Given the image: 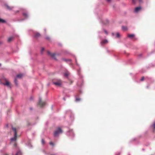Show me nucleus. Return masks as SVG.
Returning <instances> with one entry per match:
<instances>
[{"label": "nucleus", "instance_id": "obj_13", "mask_svg": "<svg viewBox=\"0 0 155 155\" xmlns=\"http://www.w3.org/2000/svg\"><path fill=\"white\" fill-rule=\"evenodd\" d=\"M23 76V74H19L17 75V77L18 78H21Z\"/></svg>", "mask_w": 155, "mask_h": 155}, {"label": "nucleus", "instance_id": "obj_4", "mask_svg": "<svg viewBox=\"0 0 155 155\" xmlns=\"http://www.w3.org/2000/svg\"><path fill=\"white\" fill-rule=\"evenodd\" d=\"M38 104L40 106V107H42L45 105L46 103L45 102H43L42 101L41 99V98H40L39 99Z\"/></svg>", "mask_w": 155, "mask_h": 155}, {"label": "nucleus", "instance_id": "obj_32", "mask_svg": "<svg viewBox=\"0 0 155 155\" xmlns=\"http://www.w3.org/2000/svg\"><path fill=\"white\" fill-rule=\"evenodd\" d=\"M3 83L2 81H1V80H0V84H3Z\"/></svg>", "mask_w": 155, "mask_h": 155}, {"label": "nucleus", "instance_id": "obj_3", "mask_svg": "<svg viewBox=\"0 0 155 155\" xmlns=\"http://www.w3.org/2000/svg\"><path fill=\"white\" fill-rule=\"evenodd\" d=\"M53 84L57 87H61L62 84V81L61 80H59L57 81L53 82Z\"/></svg>", "mask_w": 155, "mask_h": 155}, {"label": "nucleus", "instance_id": "obj_29", "mask_svg": "<svg viewBox=\"0 0 155 155\" xmlns=\"http://www.w3.org/2000/svg\"><path fill=\"white\" fill-rule=\"evenodd\" d=\"M132 3L135 4L136 3V1L135 0H132Z\"/></svg>", "mask_w": 155, "mask_h": 155}, {"label": "nucleus", "instance_id": "obj_8", "mask_svg": "<svg viewBox=\"0 0 155 155\" xmlns=\"http://www.w3.org/2000/svg\"><path fill=\"white\" fill-rule=\"evenodd\" d=\"M141 9V8L140 7H137L135 8V11L136 12H139Z\"/></svg>", "mask_w": 155, "mask_h": 155}, {"label": "nucleus", "instance_id": "obj_12", "mask_svg": "<svg viewBox=\"0 0 155 155\" xmlns=\"http://www.w3.org/2000/svg\"><path fill=\"white\" fill-rule=\"evenodd\" d=\"M35 37L36 38H38V37H39L40 36V34H39L38 33H37L35 34Z\"/></svg>", "mask_w": 155, "mask_h": 155}, {"label": "nucleus", "instance_id": "obj_2", "mask_svg": "<svg viewBox=\"0 0 155 155\" xmlns=\"http://www.w3.org/2000/svg\"><path fill=\"white\" fill-rule=\"evenodd\" d=\"M62 133V130L60 127H58L57 130H55L54 133V137H57L60 134Z\"/></svg>", "mask_w": 155, "mask_h": 155}, {"label": "nucleus", "instance_id": "obj_9", "mask_svg": "<svg viewBox=\"0 0 155 155\" xmlns=\"http://www.w3.org/2000/svg\"><path fill=\"white\" fill-rule=\"evenodd\" d=\"M108 43V41L107 40H104L101 41V44H104Z\"/></svg>", "mask_w": 155, "mask_h": 155}, {"label": "nucleus", "instance_id": "obj_28", "mask_svg": "<svg viewBox=\"0 0 155 155\" xmlns=\"http://www.w3.org/2000/svg\"><path fill=\"white\" fill-rule=\"evenodd\" d=\"M104 31L105 32V33L106 34H107V31L106 30H105V29H104Z\"/></svg>", "mask_w": 155, "mask_h": 155}, {"label": "nucleus", "instance_id": "obj_16", "mask_svg": "<svg viewBox=\"0 0 155 155\" xmlns=\"http://www.w3.org/2000/svg\"><path fill=\"white\" fill-rule=\"evenodd\" d=\"M103 23L104 25H107L109 23V21L107 20H105V21H104Z\"/></svg>", "mask_w": 155, "mask_h": 155}, {"label": "nucleus", "instance_id": "obj_31", "mask_svg": "<svg viewBox=\"0 0 155 155\" xmlns=\"http://www.w3.org/2000/svg\"><path fill=\"white\" fill-rule=\"evenodd\" d=\"M153 127L154 129H155V122L153 124Z\"/></svg>", "mask_w": 155, "mask_h": 155}, {"label": "nucleus", "instance_id": "obj_36", "mask_svg": "<svg viewBox=\"0 0 155 155\" xmlns=\"http://www.w3.org/2000/svg\"><path fill=\"white\" fill-rule=\"evenodd\" d=\"M112 35H114V33H112Z\"/></svg>", "mask_w": 155, "mask_h": 155}, {"label": "nucleus", "instance_id": "obj_14", "mask_svg": "<svg viewBox=\"0 0 155 155\" xmlns=\"http://www.w3.org/2000/svg\"><path fill=\"white\" fill-rule=\"evenodd\" d=\"M122 29L124 31H126L127 29V27L126 26H122Z\"/></svg>", "mask_w": 155, "mask_h": 155}, {"label": "nucleus", "instance_id": "obj_5", "mask_svg": "<svg viewBox=\"0 0 155 155\" xmlns=\"http://www.w3.org/2000/svg\"><path fill=\"white\" fill-rule=\"evenodd\" d=\"M5 80L6 81L5 83H3V84L4 85L7 86L8 87H11V86L9 82L8 81H7L6 79H5Z\"/></svg>", "mask_w": 155, "mask_h": 155}, {"label": "nucleus", "instance_id": "obj_11", "mask_svg": "<svg viewBox=\"0 0 155 155\" xmlns=\"http://www.w3.org/2000/svg\"><path fill=\"white\" fill-rule=\"evenodd\" d=\"M14 39L13 37H9L8 40V42H10L12 41Z\"/></svg>", "mask_w": 155, "mask_h": 155}, {"label": "nucleus", "instance_id": "obj_18", "mask_svg": "<svg viewBox=\"0 0 155 155\" xmlns=\"http://www.w3.org/2000/svg\"><path fill=\"white\" fill-rule=\"evenodd\" d=\"M23 15L25 17H28V15L27 13H23Z\"/></svg>", "mask_w": 155, "mask_h": 155}, {"label": "nucleus", "instance_id": "obj_27", "mask_svg": "<svg viewBox=\"0 0 155 155\" xmlns=\"http://www.w3.org/2000/svg\"><path fill=\"white\" fill-rule=\"evenodd\" d=\"M144 77H142L140 80L141 81H143L144 80Z\"/></svg>", "mask_w": 155, "mask_h": 155}, {"label": "nucleus", "instance_id": "obj_17", "mask_svg": "<svg viewBox=\"0 0 155 155\" xmlns=\"http://www.w3.org/2000/svg\"><path fill=\"white\" fill-rule=\"evenodd\" d=\"M5 20L0 18V23H5Z\"/></svg>", "mask_w": 155, "mask_h": 155}, {"label": "nucleus", "instance_id": "obj_1", "mask_svg": "<svg viewBox=\"0 0 155 155\" xmlns=\"http://www.w3.org/2000/svg\"><path fill=\"white\" fill-rule=\"evenodd\" d=\"M12 130L14 132V137L11 138V141H15L16 140L17 138V132L16 129L15 127H12Z\"/></svg>", "mask_w": 155, "mask_h": 155}, {"label": "nucleus", "instance_id": "obj_35", "mask_svg": "<svg viewBox=\"0 0 155 155\" xmlns=\"http://www.w3.org/2000/svg\"><path fill=\"white\" fill-rule=\"evenodd\" d=\"M4 155H8V154H5Z\"/></svg>", "mask_w": 155, "mask_h": 155}, {"label": "nucleus", "instance_id": "obj_23", "mask_svg": "<svg viewBox=\"0 0 155 155\" xmlns=\"http://www.w3.org/2000/svg\"><path fill=\"white\" fill-rule=\"evenodd\" d=\"M81 100V99L77 97L76 98V101L77 102L80 101Z\"/></svg>", "mask_w": 155, "mask_h": 155}, {"label": "nucleus", "instance_id": "obj_25", "mask_svg": "<svg viewBox=\"0 0 155 155\" xmlns=\"http://www.w3.org/2000/svg\"><path fill=\"white\" fill-rule=\"evenodd\" d=\"M44 48H41V54L43 53V52L44 51Z\"/></svg>", "mask_w": 155, "mask_h": 155}, {"label": "nucleus", "instance_id": "obj_34", "mask_svg": "<svg viewBox=\"0 0 155 155\" xmlns=\"http://www.w3.org/2000/svg\"><path fill=\"white\" fill-rule=\"evenodd\" d=\"M107 2H110V0H106Z\"/></svg>", "mask_w": 155, "mask_h": 155}, {"label": "nucleus", "instance_id": "obj_33", "mask_svg": "<svg viewBox=\"0 0 155 155\" xmlns=\"http://www.w3.org/2000/svg\"><path fill=\"white\" fill-rule=\"evenodd\" d=\"M139 2H142V0H139Z\"/></svg>", "mask_w": 155, "mask_h": 155}, {"label": "nucleus", "instance_id": "obj_6", "mask_svg": "<svg viewBox=\"0 0 155 155\" xmlns=\"http://www.w3.org/2000/svg\"><path fill=\"white\" fill-rule=\"evenodd\" d=\"M48 54L53 58L55 59H56V58L55 57V54L54 53L52 54L49 51H48Z\"/></svg>", "mask_w": 155, "mask_h": 155}, {"label": "nucleus", "instance_id": "obj_37", "mask_svg": "<svg viewBox=\"0 0 155 155\" xmlns=\"http://www.w3.org/2000/svg\"><path fill=\"white\" fill-rule=\"evenodd\" d=\"M19 11H17V12H18Z\"/></svg>", "mask_w": 155, "mask_h": 155}, {"label": "nucleus", "instance_id": "obj_7", "mask_svg": "<svg viewBox=\"0 0 155 155\" xmlns=\"http://www.w3.org/2000/svg\"><path fill=\"white\" fill-rule=\"evenodd\" d=\"M5 5L6 8L8 10H11L13 8V7L10 6L7 4H5Z\"/></svg>", "mask_w": 155, "mask_h": 155}, {"label": "nucleus", "instance_id": "obj_19", "mask_svg": "<svg viewBox=\"0 0 155 155\" xmlns=\"http://www.w3.org/2000/svg\"><path fill=\"white\" fill-rule=\"evenodd\" d=\"M41 143L43 145H44L45 144V142L43 139H42L41 140Z\"/></svg>", "mask_w": 155, "mask_h": 155}, {"label": "nucleus", "instance_id": "obj_21", "mask_svg": "<svg viewBox=\"0 0 155 155\" xmlns=\"http://www.w3.org/2000/svg\"><path fill=\"white\" fill-rule=\"evenodd\" d=\"M120 37V35L119 33L118 32L116 34V37L117 38H119Z\"/></svg>", "mask_w": 155, "mask_h": 155}, {"label": "nucleus", "instance_id": "obj_30", "mask_svg": "<svg viewBox=\"0 0 155 155\" xmlns=\"http://www.w3.org/2000/svg\"><path fill=\"white\" fill-rule=\"evenodd\" d=\"M17 144L16 142H15L14 144V147H16L17 146Z\"/></svg>", "mask_w": 155, "mask_h": 155}, {"label": "nucleus", "instance_id": "obj_10", "mask_svg": "<svg viewBox=\"0 0 155 155\" xmlns=\"http://www.w3.org/2000/svg\"><path fill=\"white\" fill-rule=\"evenodd\" d=\"M134 34H128L127 37L131 38H134Z\"/></svg>", "mask_w": 155, "mask_h": 155}, {"label": "nucleus", "instance_id": "obj_39", "mask_svg": "<svg viewBox=\"0 0 155 155\" xmlns=\"http://www.w3.org/2000/svg\"><path fill=\"white\" fill-rule=\"evenodd\" d=\"M64 100H65V99L64 98Z\"/></svg>", "mask_w": 155, "mask_h": 155}, {"label": "nucleus", "instance_id": "obj_15", "mask_svg": "<svg viewBox=\"0 0 155 155\" xmlns=\"http://www.w3.org/2000/svg\"><path fill=\"white\" fill-rule=\"evenodd\" d=\"M70 73L68 72H66L64 73V76L66 77H68Z\"/></svg>", "mask_w": 155, "mask_h": 155}, {"label": "nucleus", "instance_id": "obj_20", "mask_svg": "<svg viewBox=\"0 0 155 155\" xmlns=\"http://www.w3.org/2000/svg\"><path fill=\"white\" fill-rule=\"evenodd\" d=\"M62 60L63 61H71V60L70 59H64V58L62 59Z\"/></svg>", "mask_w": 155, "mask_h": 155}, {"label": "nucleus", "instance_id": "obj_24", "mask_svg": "<svg viewBox=\"0 0 155 155\" xmlns=\"http://www.w3.org/2000/svg\"><path fill=\"white\" fill-rule=\"evenodd\" d=\"M14 82H15V84L16 85H17L18 84L17 83V79L16 78L15 79V80H14Z\"/></svg>", "mask_w": 155, "mask_h": 155}, {"label": "nucleus", "instance_id": "obj_26", "mask_svg": "<svg viewBox=\"0 0 155 155\" xmlns=\"http://www.w3.org/2000/svg\"><path fill=\"white\" fill-rule=\"evenodd\" d=\"M49 144L50 145H52V146H54V143L52 142H50V143H49Z\"/></svg>", "mask_w": 155, "mask_h": 155}, {"label": "nucleus", "instance_id": "obj_22", "mask_svg": "<svg viewBox=\"0 0 155 155\" xmlns=\"http://www.w3.org/2000/svg\"><path fill=\"white\" fill-rule=\"evenodd\" d=\"M21 154V153L20 151H18L16 153L15 155H20Z\"/></svg>", "mask_w": 155, "mask_h": 155}, {"label": "nucleus", "instance_id": "obj_38", "mask_svg": "<svg viewBox=\"0 0 155 155\" xmlns=\"http://www.w3.org/2000/svg\"><path fill=\"white\" fill-rule=\"evenodd\" d=\"M1 64L0 63V66H1Z\"/></svg>", "mask_w": 155, "mask_h": 155}]
</instances>
